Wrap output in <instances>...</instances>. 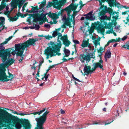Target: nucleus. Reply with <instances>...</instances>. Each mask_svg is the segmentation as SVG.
Returning a JSON list of instances; mask_svg holds the SVG:
<instances>
[{"label": "nucleus", "instance_id": "obj_45", "mask_svg": "<svg viewBox=\"0 0 129 129\" xmlns=\"http://www.w3.org/2000/svg\"><path fill=\"white\" fill-rule=\"evenodd\" d=\"M73 42L75 43V44H79V42L77 40H73Z\"/></svg>", "mask_w": 129, "mask_h": 129}, {"label": "nucleus", "instance_id": "obj_8", "mask_svg": "<svg viewBox=\"0 0 129 129\" xmlns=\"http://www.w3.org/2000/svg\"><path fill=\"white\" fill-rule=\"evenodd\" d=\"M79 59L82 63H83L84 62V60L89 61L90 60V57L89 54L86 55L84 54H82L80 55L79 57Z\"/></svg>", "mask_w": 129, "mask_h": 129}, {"label": "nucleus", "instance_id": "obj_43", "mask_svg": "<svg viewBox=\"0 0 129 129\" xmlns=\"http://www.w3.org/2000/svg\"><path fill=\"white\" fill-rule=\"evenodd\" d=\"M57 15H53L52 16V17L53 19H56L57 18Z\"/></svg>", "mask_w": 129, "mask_h": 129}, {"label": "nucleus", "instance_id": "obj_40", "mask_svg": "<svg viewBox=\"0 0 129 129\" xmlns=\"http://www.w3.org/2000/svg\"><path fill=\"white\" fill-rule=\"evenodd\" d=\"M31 10H32V11L34 13H36L37 12V10L35 8L33 9L32 8Z\"/></svg>", "mask_w": 129, "mask_h": 129}, {"label": "nucleus", "instance_id": "obj_25", "mask_svg": "<svg viewBox=\"0 0 129 129\" xmlns=\"http://www.w3.org/2000/svg\"><path fill=\"white\" fill-rule=\"evenodd\" d=\"M80 29L82 31L83 33L85 34H86L87 31V29L86 28V27H81Z\"/></svg>", "mask_w": 129, "mask_h": 129}, {"label": "nucleus", "instance_id": "obj_39", "mask_svg": "<svg viewBox=\"0 0 129 129\" xmlns=\"http://www.w3.org/2000/svg\"><path fill=\"white\" fill-rule=\"evenodd\" d=\"M72 77L73 79L79 82H80L81 81H80L79 79H77L75 78L74 76V75H72Z\"/></svg>", "mask_w": 129, "mask_h": 129}, {"label": "nucleus", "instance_id": "obj_22", "mask_svg": "<svg viewBox=\"0 0 129 129\" xmlns=\"http://www.w3.org/2000/svg\"><path fill=\"white\" fill-rule=\"evenodd\" d=\"M94 65H95L96 68L98 67H99L101 69H102V70L103 69V64L100 63L99 62H98L95 63L94 64Z\"/></svg>", "mask_w": 129, "mask_h": 129}, {"label": "nucleus", "instance_id": "obj_21", "mask_svg": "<svg viewBox=\"0 0 129 129\" xmlns=\"http://www.w3.org/2000/svg\"><path fill=\"white\" fill-rule=\"evenodd\" d=\"M111 53L110 51L108 50L105 53V57L106 59V61H107V58H110L111 56Z\"/></svg>", "mask_w": 129, "mask_h": 129}, {"label": "nucleus", "instance_id": "obj_33", "mask_svg": "<svg viewBox=\"0 0 129 129\" xmlns=\"http://www.w3.org/2000/svg\"><path fill=\"white\" fill-rule=\"evenodd\" d=\"M111 119H110V120H108L107 121H106V122L105 123V125H107L108 124L112 122H113V120H112V121H111Z\"/></svg>", "mask_w": 129, "mask_h": 129}, {"label": "nucleus", "instance_id": "obj_48", "mask_svg": "<svg viewBox=\"0 0 129 129\" xmlns=\"http://www.w3.org/2000/svg\"><path fill=\"white\" fill-rule=\"evenodd\" d=\"M50 26L49 24H45L44 27L46 28H50Z\"/></svg>", "mask_w": 129, "mask_h": 129}, {"label": "nucleus", "instance_id": "obj_29", "mask_svg": "<svg viewBox=\"0 0 129 129\" xmlns=\"http://www.w3.org/2000/svg\"><path fill=\"white\" fill-rule=\"evenodd\" d=\"M115 40L114 39L110 40L107 43V44L105 45V47H107L109 45V44L111 43L114 42V41Z\"/></svg>", "mask_w": 129, "mask_h": 129}, {"label": "nucleus", "instance_id": "obj_12", "mask_svg": "<svg viewBox=\"0 0 129 129\" xmlns=\"http://www.w3.org/2000/svg\"><path fill=\"white\" fill-rule=\"evenodd\" d=\"M78 5L79 4H72L69 6V7L70 9V10L68 11V17H69L70 14L71 12V10H75Z\"/></svg>", "mask_w": 129, "mask_h": 129}, {"label": "nucleus", "instance_id": "obj_34", "mask_svg": "<svg viewBox=\"0 0 129 129\" xmlns=\"http://www.w3.org/2000/svg\"><path fill=\"white\" fill-rule=\"evenodd\" d=\"M52 5V2H50L46 6V8H49Z\"/></svg>", "mask_w": 129, "mask_h": 129}, {"label": "nucleus", "instance_id": "obj_38", "mask_svg": "<svg viewBox=\"0 0 129 129\" xmlns=\"http://www.w3.org/2000/svg\"><path fill=\"white\" fill-rule=\"evenodd\" d=\"M71 59H73L72 58H70ZM70 59L69 58V59H66L65 58V56H64L63 57V58H62V60H63V62H66V61L67 60H70Z\"/></svg>", "mask_w": 129, "mask_h": 129}, {"label": "nucleus", "instance_id": "obj_54", "mask_svg": "<svg viewBox=\"0 0 129 129\" xmlns=\"http://www.w3.org/2000/svg\"><path fill=\"white\" fill-rule=\"evenodd\" d=\"M39 70L38 71L36 75L38 77H39Z\"/></svg>", "mask_w": 129, "mask_h": 129}, {"label": "nucleus", "instance_id": "obj_60", "mask_svg": "<svg viewBox=\"0 0 129 129\" xmlns=\"http://www.w3.org/2000/svg\"><path fill=\"white\" fill-rule=\"evenodd\" d=\"M51 68H50V67H49V69H48V70L47 71V72L46 73H47L49 71L50 69H51Z\"/></svg>", "mask_w": 129, "mask_h": 129}, {"label": "nucleus", "instance_id": "obj_62", "mask_svg": "<svg viewBox=\"0 0 129 129\" xmlns=\"http://www.w3.org/2000/svg\"><path fill=\"white\" fill-rule=\"evenodd\" d=\"M67 121H66L65 122V121H62L64 123H66L67 122H68V120H67Z\"/></svg>", "mask_w": 129, "mask_h": 129}, {"label": "nucleus", "instance_id": "obj_26", "mask_svg": "<svg viewBox=\"0 0 129 129\" xmlns=\"http://www.w3.org/2000/svg\"><path fill=\"white\" fill-rule=\"evenodd\" d=\"M14 125L16 129H21L22 126L19 123H17L16 124H13Z\"/></svg>", "mask_w": 129, "mask_h": 129}, {"label": "nucleus", "instance_id": "obj_59", "mask_svg": "<svg viewBox=\"0 0 129 129\" xmlns=\"http://www.w3.org/2000/svg\"><path fill=\"white\" fill-rule=\"evenodd\" d=\"M118 44L117 43L115 44L114 45H113V47H115Z\"/></svg>", "mask_w": 129, "mask_h": 129}, {"label": "nucleus", "instance_id": "obj_58", "mask_svg": "<svg viewBox=\"0 0 129 129\" xmlns=\"http://www.w3.org/2000/svg\"><path fill=\"white\" fill-rule=\"evenodd\" d=\"M123 75L124 76H126V75L127 73L125 72H124L123 73Z\"/></svg>", "mask_w": 129, "mask_h": 129}, {"label": "nucleus", "instance_id": "obj_20", "mask_svg": "<svg viewBox=\"0 0 129 129\" xmlns=\"http://www.w3.org/2000/svg\"><path fill=\"white\" fill-rule=\"evenodd\" d=\"M92 38L93 40H94L93 41V42L95 46H97L98 45H100V43L99 42V41L100 40V39H96L93 36H92Z\"/></svg>", "mask_w": 129, "mask_h": 129}, {"label": "nucleus", "instance_id": "obj_56", "mask_svg": "<svg viewBox=\"0 0 129 129\" xmlns=\"http://www.w3.org/2000/svg\"><path fill=\"white\" fill-rule=\"evenodd\" d=\"M103 111L106 112V108H104L103 109Z\"/></svg>", "mask_w": 129, "mask_h": 129}, {"label": "nucleus", "instance_id": "obj_35", "mask_svg": "<svg viewBox=\"0 0 129 129\" xmlns=\"http://www.w3.org/2000/svg\"><path fill=\"white\" fill-rule=\"evenodd\" d=\"M44 37L46 39L48 40H50L52 38V36L49 35L47 36H44Z\"/></svg>", "mask_w": 129, "mask_h": 129}, {"label": "nucleus", "instance_id": "obj_30", "mask_svg": "<svg viewBox=\"0 0 129 129\" xmlns=\"http://www.w3.org/2000/svg\"><path fill=\"white\" fill-rule=\"evenodd\" d=\"M19 1V5H22L24 3L25 0H18Z\"/></svg>", "mask_w": 129, "mask_h": 129}, {"label": "nucleus", "instance_id": "obj_14", "mask_svg": "<svg viewBox=\"0 0 129 129\" xmlns=\"http://www.w3.org/2000/svg\"><path fill=\"white\" fill-rule=\"evenodd\" d=\"M91 68L89 66H87L85 65L84 68L85 74L87 75L89 74H91L92 73V71L91 70Z\"/></svg>", "mask_w": 129, "mask_h": 129}, {"label": "nucleus", "instance_id": "obj_24", "mask_svg": "<svg viewBox=\"0 0 129 129\" xmlns=\"http://www.w3.org/2000/svg\"><path fill=\"white\" fill-rule=\"evenodd\" d=\"M64 52L65 53L66 56L68 57L70 54V51L69 50L65 49L64 50Z\"/></svg>", "mask_w": 129, "mask_h": 129}, {"label": "nucleus", "instance_id": "obj_11", "mask_svg": "<svg viewBox=\"0 0 129 129\" xmlns=\"http://www.w3.org/2000/svg\"><path fill=\"white\" fill-rule=\"evenodd\" d=\"M60 39L63 41V44L66 46H68L70 44V42L68 40L67 35H64V36L61 37Z\"/></svg>", "mask_w": 129, "mask_h": 129}, {"label": "nucleus", "instance_id": "obj_49", "mask_svg": "<svg viewBox=\"0 0 129 129\" xmlns=\"http://www.w3.org/2000/svg\"><path fill=\"white\" fill-rule=\"evenodd\" d=\"M18 115H20L21 116H24L26 115V114H24L23 113H18Z\"/></svg>", "mask_w": 129, "mask_h": 129}, {"label": "nucleus", "instance_id": "obj_13", "mask_svg": "<svg viewBox=\"0 0 129 129\" xmlns=\"http://www.w3.org/2000/svg\"><path fill=\"white\" fill-rule=\"evenodd\" d=\"M103 13V12L101 11L100 12V15L99 16V17L101 20H110V18L111 15L110 14V17H108L107 15H106L105 14H102Z\"/></svg>", "mask_w": 129, "mask_h": 129}, {"label": "nucleus", "instance_id": "obj_46", "mask_svg": "<svg viewBox=\"0 0 129 129\" xmlns=\"http://www.w3.org/2000/svg\"><path fill=\"white\" fill-rule=\"evenodd\" d=\"M79 3H80V5H81V6H80V9L81 8H82V7H83V6H84V5L82 4V2L81 1H80V2Z\"/></svg>", "mask_w": 129, "mask_h": 129}, {"label": "nucleus", "instance_id": "obj_27", "mask_svg": "<svg viewBox=\"0 0 129 129\" xmlns=\"http://www.w3.org/2000/svg\"><path fill=\"white\" fill-rule=\"evenodd\" d=\"M46 3V0H44L41 4L40 5V7L41 8H43L45 6Z\"/></svg>", "mask_w": 129, "mask_h": 129}, {"label": "nucleus", "instance_id": "obj_52", "mask_svg": "<svg viewBox=\"0 0 129 129\" xmlns=\"http://www.w3.org/2000/svg\"><path fill=\"white\" fill-rule=\"evenodd\" d=\"M60 112L61 114H63L65 113V111L64 110H62V109H61L60 110Z\"/></svg>", "mask_w": 129, "mask_h": 129}, {"label": "nucleus", "instance_id": "obj_37", "mask_svg": "<svg viewBox=\"0 0 129 129\" xmlns=\"http://www.w3.org/2000/svg\"><path fill=\"white\" fill-rule=\"evenodd\" d=\"M35 28L36 30H38L40 28V26L39 25L36 24L35 25Z\"/></svg>", "mask_w": 129, "mask_h": 129}, {"label": "nucleus", "instance_id": "obj_15", "mask_svg": "<svg viewBox=\"0 0 129 129\" xmlns=\"http://www.w3.org/2000/svg\"><path fill=\"white\" fill-rule=\"evenodd\" d=\"M5 18L3 17H0V32L1 30L4 29H6V27H5V26H3L5 23Z\"/></svg>", "mask_w": 129, "mask_h": 129}, {"label": "nucleus", "instance_id": "obj_41", "mask_svg": "<svg viewBox=\"0 0 129 129\" xmlns=\"http://www.w3.org/2000/svg\"><path fill=\"white\" fill-rule=\"evenodd\" d=\"M114 39L115 40V41H113L114 42H119L120 40V38H119L118 39Z\"/></svg>", "mask_w": 129, "mask_h": 129}, {"label": "nucleus", "instance_id": "obj_2", "mask_svg": "<svg viewBox=\"0 0 129 129\" xmlns=\"http://www.w3.org/2000/svg\"><path fill=\"white\" fill-rule=\"evenodd\" d=\"M61 30V28H59L53 32L52 34L53 37H55L58 35L57 42V45H55L54 43H51V48L48 47L45 51L44 54L46 55L47 57L46 58L47 59H49V57H51L54 56L53 52L56 53V55H60L61 54L59 52H59L60 49L61 48V41L59 40L60 37L62 36V34L59 32Z\"/></svg>", "mask_w": 129, "mask_h": 129}, {"label": "nucleus", "instance_id": "obj_10", "mask_svg": "<svg viewBox=\"0 0 129 129\" xmlns=\"http://www.w3.org/2000/svg\"><path fill=\"white\" fill-rule=\"evenodd\" d=\"M106 0H99V2L100 3V5H101L102 4V2H104ZM109 1V4L110 5V6L112 7L113 6V5L115 6H118V5L119 4L116 1V0H108Z\"/></svg>", "mask_w": 129, "mask_h": 129}, {"label": "nucleus", "instance_id": "obj_3", "mask_svg": "<svg viewBox=\"0 0 129 129\" xmlns=\"http://www.w3.org/2000/svg\"><path fill=\"white\" fill-rule=\"evenodd\" d=\"M0 112L2 113L3 116L7 120L11 121L13 124L19 123L25 129H30L31 126L28 120L25 119H20L17 116L12 115L5 110H0Z\"/></svg>", "mask_w": 129, "mask_h": 129}, {"label": "nucleus", "instance_id": "obj_50", "mask_svg": "<svg viewBox=\"0 0 129 129\" xmlns=\"http://www.w3.org/2000/svg\"><path fill=\"white\" fill-rule=\"evenodd\" d=\"M96 68L95 66V65H94V67L92 68L91 71H92L93 72V71H95L96 69Z\"/></svg>", "mask_w": 129, "mask_h": 129}, {"label": "nucleus", "instance_id": "obj_7", "mask_svg": "<svg viewBox=\"0 0 129 129\" xmlns=\"http://www.w3.org/2000/svg\"><path fill=\"white\" fill-rule=\"evenodd\" d=\"M93 11H91L87 14H86L84 15L85 17H82L81 18V20H94L95 19V16L93 14H92Z\"/></svg>", "mask_w": 129, "mask_h": 129}, {"label": "nucleus", "instance_id": "obj_63", "mask_svg": "<svg viewBox=\"0 0 129 129\" xmlns=\"http://www.w3.org/2000/svg\"><path fill=\"white\" fill-rule=\"evenodd\" d=\"M54 66V65H53L52 66H50V67L51 68V69L53 68Z\"/></svg>", "mask_w": 129, "mask_h": 129}, {"label": "nucleus", "instance_id": "obj_23", "mask_svg": "<svg viewBox=\"0 0 129 129\" xmlns=\"http://www.w3.org/2000/svg\"><path fill=\"white\" fill-rule=\"evenodd\" d=\"M18 16L16 15L14 17H9V18L10 19V21H16L18 19Z\"/></svg>", "mask_w": 129, "mask_h": 129}, {"label": "nucleus", "instance_id": "obj_61", "mask_svg": "<svg viewBox=\"0 0 129 129\" xmlns=\"http://www.w3.org/2000/svg\"><path fill=\"white\" fill-rule=\"evenodd\" d=\"M31 11H29V10H26V12H28V13H30L31 12Z\"/></svg>", "mask_w": 129, "mask_h": 129}, {"label": "nucleus", "instance_id": "obj_32", "mask_svg": "<svg viewBox=\"0 0 129 129\" xmlns=\"http://www.w3.org/2000/svg\"><path fill=\"white\" fill-rule=\"evenodd\" d=\"M11 5L13 8H15L17 6L15 2H12L11 3Z\"/></svg>", "mask_w": 129, "mask_h": 129}, {"label": "nucleus", "instance_id": "obj_19", "mask_svg": "<svg viewBox=\"0 0 129 129\" xmlns=\"http://www.w3.org/2000/svg\"><path fill=\"white\" fill-rule=\"evenodd\" d=\"M122 15L128 14V16L126 17V20H123V21L126 24H127L128 25L129 24L128 23L129 22V10L123 12L122 13Z\"/></svg>", "mask_w": 129, "mask_h": 129}, {"label": "nucleus", "instance_id": "obj_42", "mask_svg": "<svg viewBox=\"0 0 129 129\" xmlns=\"http://www.w3.org/2000/svg\"><path fill=\"white\" fill-rule=\"evenodd\" d=\"M87 46L88 47V48H89V50H91L92 49V48H91V46L90 45V44L89 43V44Z\"/></svg>", "mask_w": 129, "mask_h": 129}, {"label": "nucleus", "instance_id": "obj_16", "mask_svg": "<svg viewBox=\"0 0 129 129\" xmlns=\"http://www.w3.org/2000/svg\"><path fill=\"white\" fill-rule=\"evenodd\" d=\"M89 39L85 37H84L81 46L83 48L87 47L89 43Z\"/></svg>", "mask_w": 129, "mask_h": 129}, {"label": "nucleus", "instance_id": "obj_64", "mask_svg": "<svg viewBox=\"0 0 129 129\" xmlns=\"http://www.w3.org/2000/svg\"><path fill=\"white\" fill-rule=\"evenodd\" d=\"M22 11L23 12L24 11V7H22Z\"/></svg>", "mask_w": 129, "mask_h": 129}, {"label": "nucleus", "instance_id": "obj_5", "mask_svg": "<svg viewBox=\"0 0 129 129\" xmlns=\"http://www.w3.org/2000/svg\"><path fill=\"white\" fill-rule=\"evenodd\" d=\"M47 110V108H45L43 109L40 110L39 111L34 112L30 114H33L34 115L38 114L39 115H40L46 110V111L43 113L42 116L38 118L35 119L36 120L37 122V127L35 129H44L43 127L44 123L46 120L47 115L49 113V112Z\"/></svg>", "mask_w": 129, "mask_h": 129}, {"label": "nucleus", "instance_id": "obj_36", "mask_svg": "<svg viewBox=\"0 0 129 129\" xmlns=\"http://www.w3.org/2000/svg\"><path fill=\"white\" fill-rule=\"evenodd\" d=\"M48 74H47V73H46L45 74L44 77V78H45V79L46 80H47V79L48 78Z\"/></svg>", "mask_w": 129, "mask_h": 129}, {"label": "nucleus", "instance_id": "obj_1", "mask_svg": "<svg viewBox=\"0 0 129 129\" xmlns=\"http://www.w3.org/2000/svg\"><path fill=\"white\" fill-rule=\"evenodd\" d=\"M11 56L10 53L7 51L0 52V57L3 61V63L0 64V80L2 81H11L12 79V75L7 76L5 73L6 66L11 65L15 61L14 59L10 58Z\"/></svg>", "mask_w": 129, "mask_h": 129}, {"label": "nucleus", "instance_id": "obj_6", "mask_svg": "<svg viewBox=\"0 0 129 129\" xmlns=\"http://www.w3.org/2000/svg\"><path fill=\"white\" fill-rule=\"evenodd\" d=\"M78 11H74L73 14L71 16V18H70L69 17L67 18L66 16L64 15L62 20L64 23V24L61 25L62 28H66V25L70 27H74L75 25V17Z\"/></svg>", "mask_w": 129, "mask_h": 129}, {"label": "nucleus", "instance_id": "obj_51", "mask_svg": "<svg viewBox=\"0 0 129 129\" xmlns=\"http://www.w3.org/2000/svg\"><path fill=\"white\" fill-rule=\"evenodd\" d=\"M123 47L124 48H127V49H129V45H127L126 46L125 45H124L123 46Z\"/></svg>", "mask_w": 129, "mask_h": 129}, {"label": "nucleus", "instance_id": "obj_53", "mask_svg": "<svg viewBox=\"0 0 129 129\" xmlns=\"http://www.w3.org/2000/svg\"><path fill=\"white\" fill-rule=\"evenodd\" d=\"M12 111H13V113H14L15 114H16L17 115H18V113L17 112H16V111H14L13 110H12Z\"/></svg>", "mask_w": 129, "mask_h": 129}, {"label": "nucleus", "instance_id": "obj_4", "mask_svg": "<svg viewBox=\"0 0 129 129\" xmlns=\"http://www.w3.org/2000/svg\"><path fill=\"white\" fill-rule=\"evenodd\" d=\"M38 40L37 39H30L23 43L16 44L15 45V50L12 52V54L14 55L15 54H18L20 56V58L19 60V62H21L23 59V52L25 48L28 47L30 45H34L35 42Z\"/></svg>", "mask_w": 129, "mask_h": 129}, {"label": "nucleus", "instance_id": "obj_44", "mask_svg": "<svg viewBox=\"0 0 129 129\" xmlns=\"http://www.w3.org/2000/svg\"><path fill=\"white\" fill-rule=\"evenodd\" d=\"M94 29L92 28H91L89 30V33L90 34H91L93 32V31L94 30Z\"/></svg>", "mask_w": 129, "mask_h": 129}, {"label": "nucleus", "instance_id": "obj_31", "mask_svg": "<svg viewBox=\"0 0 129 129\" xmlns=\"http://www.w3.org/2000/svg\"><path fill=\"white\" fill-rule=\"evenodd\" d=\"M6 11H5V13L7 14H9L10 13L9 11H8L9 9V7L8 6H7L6 7Z\"/></svg>", "mask_w": 129, "mask_h": 129}, {"label": "nucleus", "instance_id": "obj_57", "mask_svg": "<svg viewBox=\"0 0 129 129\" xmlns=\"http://www.w3.org/2000/svg\"><path fill=\"white\" fill-rule=\"evenodd\" d=\"M100 63H101L102 64H103V61L102 60H101V59L100 60Z\"/></svg>", "mask_w": 129, "mask_h": 129}, {"label": "nucleus", "instance_id": "obj_28", "mask_svg": "<svg viewBox=\"0 0 129 129\" xmlns=\"http://www.w3.org/2000/svg\"><path fill=\"white\" fill-rule=\"evenodd\" d=\"M118 3L119 4L118 5L119 6H116L118 7H120L122 8H124L126 9H129V6H120V5L119 3Z\"/></svg>", "mask_w": 129, "mask_h": 129}, {"label": "nucleus", "instance_id": "obj_47", "mask_svg": "<svg viewBox=\"0 0 129 129\" xmlns=\"http://www.w3.org/2000/svg\"><path fill=\"white\" fill-rule=\"evenodd\" d=\"M127 38V37L126 36H124L123 38H121L122 40L123 41L126 40Z\"/></svg>", "mask_w": 129, "mask_h": 129}, {"label": "nucleus", "instance_id": "obj_17", "mask_svg": "<svg viewBox=\"0 0 129 129\" xmlns=\"http://www.w3.org/2000/svg\"><path fill=\"white\" fill-rule=\"evenodd\" d=\"M35 16L36 17V18L34 19V21H36L43 20L45 16V14L42 13L39 14V15L38 14L37 15Z\"/></svg>", "mask_w": 129, "mask_h": 129}, {"label": "nucleus", "instance_id": "obj_55", "mask_svg": "<svg viewBox=\"0 0 129 129\" xmlns=\"http://www.w3.org/2000/svg\"><path fill=\"white\" fill-rule=\"evenodd\" d=\"M99 124V123L98 122H94L93 123V124Z\"/></svg>", "mask_w": 129, "mask_h": 129}, {"label": "nucleus", "instance_id": "obj_18", "mask_svg": "<svg viewBox=\"0 0 129 129\" xmlns=\"http://www.w3.org/2000/svg\"><path fill=\"white\" fill-rule=\"evenodd\" d=\"M12 38V36L8 38L7 39L6 41L1 44H0V50H3L5 49V47L4 46V45L6 44L10 40H11Z\"/></svg>", "mask_w": 129, "mask_h": 129}, {"label": "nucleus", "instance_id": "obj_9", "mask_svg": "<svg viewBox=\"0 0 129 129\" xmlns=\"http://www.w3.org/2000/svg\"><path fill=\"white\" fill-rule=\"evenodd\" d=\"M66 2V0H62L61 1L59 2L57 0L54 2V5L56 8L59 10L61 6L63 5Z\"/></svg>", "mask_w": 129, "mask_h": 129}]
</instances>
